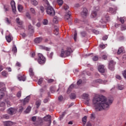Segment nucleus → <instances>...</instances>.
Instances as JSON below:
<instances>
[{"label": "nucleus", "mask_w": 126, "mask_h": 126, "mask_svg": "<svg viewBox=\"0 0 126 126\" xmlns=\"http://www.w3.org/2000/svg\"><path fill=\"white\" fill-rule=\"evenodd\" d=\"M82 122L84 125H86L87 122V116H85L82 119Z\"/></svg>", "instance_id": "19"}, {"label": "nucleus", "mask_w": 126, "mask_h": 126, "mask_svg": "<svg viewBox=\"0 0 126 126\" xmlns=\"http://www.w3.org/2000/svg\"><path fill=\"white\" fill-rule=\"evenodd\" d=\"M122 74L124 77L126 79V70H124L122 73Z\"/></svg>", "instance_id": "59"}, {"label": "nucleus", "mask_w": 126, "mask_h": 126, "mask_svg": "<svg viewBox=\"0 0 126 126\" xmlns=\"http://www.w3.org/2000/svg\"><path fill=\"white\" fill-rule=\"evenodd\" d=\"M7 113L9 115H10V116H12L16 113V109L11 107L8 109Z\"/></svg>", "instance_id": "6"}, {"label": "nucleus", "mask_w": 126, "mask_h": 126, "mask_svg": "<svg viewBox=\"0 0 126 126\" xmlns=\"http://www.w3.org/2000/svg\"><path fill=\"white\" fill-rule=\"evenodd\" d=\"M55 81V80L53 79H49L47 80L48 83H52V82H54Z\"/></svg>", "instance_id": "50"}, {"label": "nucleus", "mask_w": 126, "mask_h": 126, "mask_svg": "<svg viewBox=\"0 0 126 126\" xmlns=\"http://www.w3.org/2000/svg\"><path fill=\"white\" fill-rule=\"evenodd\" d=\"M18 79L20 81H25L26 80V77H25V76L18 77Z\"/></svg>", "instance_id": "20"}, {"label": "nucleus", "mask_w": 126, "mask_h": 126, "mask_svg": "<svg viewBox=\"0 0 126 126\" xmlns=\"http://www.w3.org/2000/svg\"><path fill=\"white\" fill-rule=\"evenodd\" d=\"M59 21H58V17H54L53 18V23H55L56 24H58Z\"/></svg>", "instance_id": "36"}, {"label": "nucleus", "mask_w": 126, "mask_h": 126, "mask_svg": "<svg viewBox=\"0 0 126 126\" xmlns=\"http://www.w3.org/2000/svg\"><path fill=\"white\" fill-rule=\"evenodd\" d=\"M98 60H99V57H98L97 56H95L93 58V60L94 62H96V61H98Z\"/></svg>", "instance_id": "46"}, {"label": "nucleus", "mask_w": 126, "mask_h": 126, "mask_svg": "<svg viewBox=\"0 0 126 126\" xmlns=\"http://www.w3.org/2000/svg\"><path fill=\"white\" fill-rule=\"evenodd\" d=\"M123 51L124 50L123 48L122 47H120L117 51V55H121V54H122V53H123Z\"/></svg>", "instance_id": "33"}, {"label": "nucleus", "mask_w": 126, "mask_h": 126, "mask_svg": "<svg viewBox=\"0 0 126 126\" xmlns=\"http://www.w3.org/2000/svg\"><path fill=\"white\" fill-rule=\"evenodd\" d=\"M31 2L32 5L36 6V5H38V1L36 0H31Z\"/></svg>", "instance_id": "21"}, {"label": "nucleus", "mask_w": 126, "mask_h": 126, "mask_svg": "<svg viewBox=\"0 0 126 126\" xmlns=\"http://www.w3.org/2000/svg\"><path fill=\"white\" fill-rule=\"evenodd\" d=\"M73 87H74V85L71 84L68 88V90L67 91V93H69L70 91L72 90V88H73Z\"/></svg>", "instance_id": "26"}, {"label": "nucleus", "mask_w": 126, "mask_h": 126, "mask_svg": "<svg viewBox=\"0 0 126 126\" xmlns=\"http://www.w3.org/2000/svg\"><path fill=\"white\" fill-rule=\"evenodd\" d=\"M115 65H116V62L113 60L110 61L108 63V69L111 71H114L115 70Z\"/></svg>", "instance_id": "5"}, {"label": "nucleus", "mask_w": 126, "mask_h": 126, "mask_svg": "<svg viewBox=\"0 0 126 126\" xmlns=\"http://www.w3.org/2000/svg\"><path fill=\"white\" fill-rule=\"evenodd\" d=\"M93 104L96 111H103V110H108L110 104H112L111 100L109 99L108 101L107 98L103 95L95 96L93 100Z\"/></svg>", "instance_id": "1"}, {"label": "nucleus", "mask_w": 126, "mask_h": 126, "mask_svg": "<svg viewBox=\"0 0 126 126\" xmlns=\"http://www.w3.org/2000/svg\"><path fill=\"white\" fill-rule=\"evenodd\" d=\"M92 16H93V18L96 17V16H97V12L96 11H93Z\"/></svg>", "instance_id": "34"}, {"label": "nucleus", "mask_w": 126, "mask_h": 126, "mask_svg": "<svg viewBox=\"0 0 126 126\" xmlns=\"http://www.w3.org/2000/svg\"><path fill=\"white\" fill-rule=\"evenodd\" d=\"M46 12L47 14L50 15V16H55L56 14V12L52 6L50 5L46 6Z\"/></svg>", "instance_id": "3"}, {"label": "nucleus", "mask_w": 126, "mask_h": 126, "mask_svg": "<svg viewBox=\"0 0 126 126\" xmlns=\"http://www.w3.org/2000/svg\"><path fill=\"white\" fill-rule=\"evenodd\" d=\"M66 114V112L64 111L62 114L61 115H60V121H62V120L63 119V117H64V116H65Z\"/></svg>", "instance_id": "28"}, {"label": "nucleus", "mask_w": 126, "mask_h": 126, "mask_svg": "<svg viewBox=\"0 0 126 126\" xmlns=\"http://www.w3.org/2000/svg\"><path fill=\"white\" fill-rule=\"evenodd\" d=\"M10 4L12 7V11L14 14L16 13V6H15V1L14 0L11 1Z\"/></svg>", "instance_id": "9"}, {"label": "nucleus", "mask_w": 126, "mask_h": 126, "mask_svg": "<svg viewBox=\"0 0 126 126\" xmlns=\"http://www.w3.org/2000/svg\"><path fill=\"white\" fill-rule=\"evenodd\" d=\"M40 9L42 12V13H43V12H44V11H45V8H44V7L40 6Z\"/></svg>", "instance_id": "55"}, {"label": "nucleus", "mask_w": 126, "mask_h": 126, "mask_svg": "<svg viewBox=\"0 0 126 126\" xmlns=\"http://www.w3.org/2000/svg\"><path fill=\"white\" fill-rule=\"evenodd\" d=\"M31 96L30 95H28L26 97V98L24 99L23 100V104L26 105L28 102H29V100H30Z\"/></svg>", "instance_id": "17"}, {"label": "nucleus", "mask_w": 126, "mask_h": 126, "mask_svg": "<svg viewBox=\"0 0 126 126\" xmlns=\"http://www.w3.org/2000/svg\"><path fill=\"white\" fill-rule=\"evenodd\" d=\"M28 29L29 31H30L31 32H34V28H33V26H32V25H29Z\"/></svg>", "instance_id": "31"}, {"label": "nucleus", "mask_w": 126, "mask_h": 126, "mask_svg": "<svg viewBox=\"0 0 126 126\" xmlns=\"http://www.w3.org/2000/svg\"><path fill=\"white\" fill-rule=\"evenodd\" d=\"M75 42H76V40L77 39V32L75 31L74 32V38H73Z\"/></svg>", "instance_id": "27"}, {"label": "nucleus", "mask_w": 126, "mask_h": 126, "mask_svg": "<svg viewBox=\"0 0 126 126\" xmlns=\"http://www.w3.org/2000/svg\"><path fill=\"white\" fill-rule=\"evenodd\" d=\"M17 97H18V98H20V97H21V91H19L17 94Z\"/></svg>", "instance_id": "56"}, {"label": "nucleus", "mask_w": 126, "mask_h": 126, "mask_svg": "<svg viewBox=\"0 0 126 126\" xmlns=\"http://www.w3.org/2000/svg\"><path fill=\"white\" fill-rule=\"evenodd\" d=\"M12 52H13V53H17V48H16V46L12 47Z\"/></svg>", "instance_id": "41"}, {"label": "nucleus", "mask_w": 126, "mask_h": 126, "mask_svg": "<svg viewBox=\"0 0 126 126\" xmlns=\"http://www.w3.org/2000/svg\"><path fill=\"white\" fill-rule=\"evenodd\" d=\"M37 83L39 85H40V84H42V83H43V78L39 79L38 80Z\"/></svg>", "instance_id": "47"}, {"label": "nucleus", "mask_w": 126, "mask_h": 126, "mask_svg": "<svg viewBox=\"0 0 126 126\" xmlns=\"http://www.w3.org/2000/svg\"><path fill=\"white\" fill-rule=\"evenodd\" d=\"M57 3L59 5H63V0H57Z\"/></svg>", "instance_id": "37"}, {"label": "nucleus", "mask_w": 126, "mask_h": 126, "mask_svg": "<svg viewBox=\"0 0 126 126\" xmlns=\"http://www.w3.org/2000/svg\"><path fill=\"white\" fill-rule=\"evenodd\" d=\"M98 70L101 73H104L105 71V66L104 65H99L98 66Z\"/></svg>", "instance_id": "11"}, {"label": "nucleus", "mask_w": 126, "mask_h": 126, "mask_svg": "<svg viewBox=\"0 0 126 126\" xmlns=\"http://www.w3.org/2000/svg\"><path fill=\"white\" fill-rule=\"evenodd\" d=\"M121 31H125V30H126V26L125 25L121 26Z\"/></svg>", "instance_id": "45"}, {"label": "nucleus", "mask_w": 126, "mask_h": 126, "mask_svg": "<svg viewBox=\"0 0 126 126\" xmlns=\"http://www.w3.org/2000/svg\"><path fill=\"white\" fill-rule=\"evenodd\" d=\"M43 1H44L46 4V6L50 5V3H49V1H48V0H43Z\"/></svg>", "instance_id": "58"}, {"label": "nucleus", "mask_w": 126, "mask_h": 126, "mask_svg": "<svg viewBox=\"0 0 126 126\" xmlns=\"http://www.w3.org/2000/svg\"><path fill=\"white\" fill-rule=\"evenodd\" d=\"M94 83H103V80L101 79H98L94 81Z\"/></svg>", "instance_id": "25"}, {"label": "nucleus", "mask_w": 126, "mask_h": 126, "mask_svg": "<svg viewBox=\"0 0 126 126\" xmlns=\"http://www.w3.org/2000/svg\"><path fill=\"white\" fill-rule=\"evenodd\" d=\"M5 38H6V41H7V42H8V43H10L11 42V41H12V40H13V37L10 34H9L8 35L6 36Z\"/></svg>", "instance_id": "14"}, {"label": "nucleus", "mask_w": 126, "mask_h": 126, "mask_svg": "<svg viewBox=\"0 0 126 126\" xmlns=\"http://www.w3.org/2000/svg\"><path fill=\"white\" fill-rule=\"evenodd\" d=\"M16 21L19 25H22L23 24V22L20 21V19L19 18H17L16 19Z\"/></svg>", "instance_id": "24"}, {"label": "nucleus", "mask_w": 126, "mask_h": 126, "mask_svg": "<svg viewBox=\"0 0 126 126\" xmlns=\"http://www.w3.org/2000/svg\"><path fill=\"white\" fill-rule=\"evenodd\" d=\"M3 7L4 9H5V11H8V10H9L8 5H3Z\"/></svg>", "instance_id": "40"}, {"label": "nucleus", "mask_w": 126, "mask_h": 126, "mask_svg": "<svg viewBox=\"0 0 126 126\" xmlns=\"http://www.w3.org/2000/svg\"><path fill=\"white\" fill-rule=\"evenodd\" d=\"M43 40V38L42 37H36L34 39V43L35 44H39L42 42Z\"/></svg>", "instance_id": "15"}, {"label": "nucleus", "mask_w": 126, "mask_h": 126, "mask_svg": "<svg viewBox=\"0 0 126 126\" xmlns=\"http://www.w3.org/2000/svg\"><path fill=\"white\" fill-rule=\"evenodd\" d=\"M3 118L6 120H8V119L10 118V116L7 114H5L3 116Z\"/></svg>", "instance_id": "39"}, {"label": "nucleus", "mask_w": 126, "mask_h": 126, "mask_svg": "<svg viewBox=\"0 0 126 126\" xmlns=\"http://www.w3.org/2000/svg\"><path fill=\"white\" fill-rule=\"evenodd\" d=\"M82 37H85V36H86V32H82L81 33Z\"/></svg>", "instance_id": "62"}, {"label": "nucleus", "mask_w": 126, "mask_h": 126, "mask_svg": "<svg viewBox=\"0 0 126 126\" xmlns=\"http://www.w3.org/2000/svg\"><path fill=\"white\" fill-rule=\"evenodd\" d=\"M82 83V79H79L77 82V85H80Z\"/></svg>", "instance_id": "54"}, {"label": "nucleus", "mask_w": 126, "mask_h": 126, "mask_svg": "<svg viewBox=\"0 0 126 126\" xmlns=\"http://www.w3.org/2000/svg\"><path fill=\"white\" fill-rule=\"evenodd\" d=\"M117 10H118V8L117 7H115L114 8L112 7L109 8V12L113 14H116L117 13Z\"/></svg>", "instance_id": "13"}, {"label": "nucleus", "mask_w": 126, "mask_h": 126, "mask_svg": "<svg viewBox=\"0 0 126 126\" xmlns=\"http://www.w3.org/2000/svg\"><path fill=\"white\" fill-rule=\"evenodd\" d=\"M95 114L92 113L91 115V119L94 120L95 119Z\"/></svg>", "instance_id": "57"}, {"label": "nucleus", "mask_w": 126, "mask_h": 126, "mask_svg": "<svg viewBox=\"0 0 126 126\" xmlns=\"http://www.w3.org/2000/svg\"><path fill=\"white\" fill-rule=\"evenodd\" d=\"M48 57L50 58V59H52V58H53V56H54V53L51 52V53H48L47 54Z\"/></svg>", "instance_id": "43"}, {"label": "nucleus", "mask_w": 126, "mask_h": 126, "mask_svg": "<svg viewBox=\"0 0 126 126\" xmlns=\"http://www.w3.org/2000/svg\"><path fill=\"white\" fill-rule=\"evenodd\" d=\"M88 14V10L86 8H84L83 11L81 13V15L83 18H86Z\"/></svg>", "instance_id": "8"}, {"label": "nucleus", "mask_w": 126, "mask_h": 126, "mask_svg": "<svg viewBox=\"0 0 126 126\" xmlns=\"http://www.w3.org/2000/svg\"><path fill=\"white\" fill-rule=\"evenodd\" d=\"M26 17L28 18L29 19H31V15H30V13L29 12H27L26 14Z\"/></svg>", "instance_id": "44"}, {"label": "nucleus", "mask_w": 126, "mask_h": 126, "mask_svg": "<svg viewBox=\"0 0 126 126\" xmlns=\"http://www.w3.org/2000/svg\"><path fill=\"white\" fill-rule=\"evenodd\" d=\"M51 119L52 116L50 115H47L44 117L43 120L44 121H45V122H49V126H51V124L52 123V121L51 120Z\"/></svg>", "instance_id": "10"}, {"label": "nucleus", "mask_w": 126, "mask_h": 126, "mask_svg": "<svg viewBox=\"0 0 126 126\" xmlns=\"http://www.w3.org/2000/svg\"><path fill=\"white\" fill-rule=\"evenodd\" d=\"M1 74L2 76H4V77H7V75H8V73L5 71H3L1 72Z\"/></svg>", "instance_id": "30"}, {"label": "nucleus", "mask_w": 126, "mask_h": 126, "mask_svg": "<svg viewBox=\"0 0 126 126\" xmlns=\"http://www.w3.org/2000/svg\"><path fill=\"white\" fill-rule=\"evenodd\" d=\"M54 28H55L54 30V32H59V28H58V27H57V26H55Z\"/></svg>", "instance_id": "53"}, {"label": "nucleus", "mask_w": 126, "mask_h": 126, "mask_svg": "<svg viewBox=\"0 0 126 126\" xmlns=\"http://www.w3.org/2000/svg\"><path fill=\"white\" fill-rule=\"evenodd\" d=\"M125 86L122 85H118V89L119 90H124Z\"/></svg>", "instance_id": "38"}, {"label": "nucleus", "mask_w": 126, "mask_h": 126, "mask_svg": "<svg viewBox=\"0 0 126 126\" xmlns=\"http://www.w3.org/2000/svg\"><path fill=\"white\" fill-rule=\"evenodd\" d=\"M83 97H84V99H87V98H88V94H83Z\"/></svg>", "instance_id": "52"}, {"label": "nucleus", "mask_w": 126, "mask_h": 126, "mask_svg": "<svg viewBox=\"0 0 126 126\" xmlns=\"http://www.w3.org/2000/svg\"><path fill=\"white\" fill-rule=\"evenodd\" d=\"M30 10L32 14H35L36 12L35 11V9L33 8H31Z\"/></svg>", "instance_id": "48"}, {"label": "nucleus", "mask_w": 126, "mask_h": 126, "mask_svg": "<svg viewBox=\"0 0 126 126\" xmlns=\"http://www.w3.org/2000/svg\"><path fill=\"white\" fill-rule=\"evenodd\" d=\"M30 111H31V107L29 106L26 109V111H25L26 114H28L29 113H30Z\"/></svg>", "instance_id": "35"}, {"label": "nucleus", "mask_w": 126, "mask_h": 126, "mask_svg": "<svg viewBox=\"0 0 126 126\" xmlns=\"http://www.w3.org/2000/svg\"><path fill=\"white\" fill-rule=\"evenodd\" d=\"M71 14H70V11H68V12H67V14L65 15L64 16V19L67 22H68L69 23H71L70 22V16Z\"/></svg>", "instance_id": "7"}, {"label": "nucleus", "mask_w": 126, "mask_h": 126, "mask_svg": "<svg viewBox=\"0 0 126 126\" xmlns=\"http://www.w3.org/2000/svg\"><path fill=\"white\" fill-rule=\"evenodd\" d=\"M16 66H18V67H20L21 66V63H20L17 62L15 65Z\"/></svg>", "instance_id": "60"}, {"label": "nucleus", "mask_w": 126, "mask_h": 126, "mask_svg": "<svg viewBox=\"0 0 126 126\" xmlns=\"http://www.w3.org/2000/svg\"><path fill=\"white\" fill-rule=\"evenodd\" d=\"M35 105L36 106L37 109H38V108H39V107L41 106V100L36 101V102H35Z\"/></svg>", "instance_id": "29"}, {"label": "nucleus", "mask_w": 126, "mask_h": 126, "mask_svg": "<svg viewBox=\"0 0 126 126\" xmlns=\"http://www.w3.org/2000/svg\"><path fill=\"white\" fill-rule=\"evenodd\" d=\"M36 120H37V118H36V117L35 116H33L32 118V122H36Z\"/></svg>", "instance_id": "61"}, {"label": "nucleus", "mask_w": 126, "mask_h": 126, "mask_svg": "<svg viewBox=\"0 0 126 126\" xmlns=\"http://www.w3.org/2000/svg\"><path fill=\"white\" fill-rule=\"evenodd\" d=\"M5 102L7 104V107H10V106H11V102H10V101H9V100H6Z\"/></svg>", "instance_id": "42"}, {"label": "nucleus", "mask_w": 126, "mask_h": 126, "mask_svg": "<svg viewBox=\"0 0 126 126\" xmlns=\"http://www.w3.org/2000/svg\"><path fill=\"white\" fill-rule=\"evenodd\" d=\"M18 9L19 11H20V12H21V11H22V10H23V6H22V5L19 4L18 5Z\"/></svg>", "instance_id": "32"}, {"label": "nucleus", "mask_w": 126, "mask_h": 126, "mask_svg": "<svg viewBox=\"0 0 126 126\" xmlns=\"http://www.w3.org/2000/svg\"><path fill=\"white\" fill-rule=\"evenodd\" d=\"M0 107L3 108L2 111L5 110V103L4 102H0Z\"/></svg>", "instance_id": "23"}, {"label": "nucleus", "mask_w": 126, "mask_h": 126, "mask_svg": "<svg viewBox=\"0 0 126 126\" xmlns=\"http://www.w3.org/2000/svg\"><path fill=\"white\" fill-rule=\"evenodd\" d=\"M58 100H59V101H60V102H62V101H63V95H60L58 97Z\"/></svg>", "instance_id": "51"}, {"label": "nucleus", "mask_w": 126, "mask_h": 126, "mask_svg": "<svg viewBox=\"0 0 126 126\" xmlns=\"http://www.w3.org/2000/svg\"><path fill=\"white\" fill-rule=\"evenodd\" d=\"M37 62L39 64H44L46 63V58L42 54H38Z\"/></svg>", "instance_id": "4"}, {"label": "nucleus", "mask_w": 126, "mask_h": 126, "mask_svg": "<svg viewBox=\"0 0 126 126\" xmlns=\"http://www.w3.org/2000/svg\"><path fill=\"white\" fill-rule=\"evenodd\" d=\"M4 126H12L14 123L11 121H5L3 122Z\"/></svg>", "instance_id": "12"}, {"label": "nucleus", "mask_w": 126, "mask_h": 126, "mask_svg": "<svg viewBox=\"0 0 126 126\" xmlns=\"http://www.w3.org/2000/svg\"><path fill=\"white\" fill-rule=\"evenodd\" d=\"M107 39H108V35H105L102 37V40H103V41H106Z\"/></svg>", "instance_id": "64"}, {"label": "nucleus", "mask_w": 126, "mask_h": 126, "mask_svg": "<svg viewBox=\"0 0 126 126\" xmlns=\"http://www.w3.org/2000/svg\"><path fill=\"white\" fill-rule=\"evenodd\" d=\"M48 20L47 19H44L43 22V25H48Z\"/></svg>", "instance_id": "49"}, {"label": "nucleus", "mask_w": 126, "mask_h": 126, "mask_svg": "<svg viewBox=\"0 0 126 126\" xmlns=\"http://www.w3.org/2000/svg\"><path fill=\"white\" fill-rule=\"evenodd\" d=\"M6 93V89L5 88H2L0 89V94H2V95H4Z\"/></svg>", "instance_id": "18"}, {"label": "nucleus", "mask_w": 126, "mask_h": 126, "mask_svg": "<svg viewBox=\"0 0 126 126\" xmlns=\"http://www.w3.org/2000/svg\"><path fill=\"white\" fill-rule=\"evenodd\" d=\"M70 98L71 100H74V99L76 98V94H74V93L71 94L70 95Z\"/></svg>", "instance_id": "22"}, {"label": "nucleus", "mask_w": 126, "mask_h": 126, "mask_svg": "<svg viewBox=\"0 0 126 126\" xmlns=\"http://www.w3.org/2000/svg\"><path fill=\"white\" fill-rule=\"evenodd\" d=\"M29 74L32 78L35 77V74H34V72H33V69L32 68H30L29 69Z\"/></svg>", "instance_id": "16"}, {"label": "nucleus", "mask_w": 126, "mask_h": 126, "mask_svg": "<svg viewBox=\"0 0 126 126\" xmlns=\"http://www.w3.org/2000/svg\"><path fill=\"white\" fill-rule=\"evenodd\" d=\"M120 21V22H121V23H122L123 24H124V23H125V19H124V18H121Z\"/></svg>", "instance_id": "63"}, {"label": "nucleus", "mask_w": 126, "mask_h": 126, "mask_svg": "<svg viewBox=\"0 0 126 126\" xmlns=\"http://www.w3.org/2000/svg\"><path fill=\"white\" fill-rule=\"evenodd\" d=\"M72 49L70 47H67L66 50L63 51V50H62L61 53L60 54V57L61 58H65V57H69L70 56V54L73 53Z\"/></svg>", "instance_id": "2"}]
</instances>
